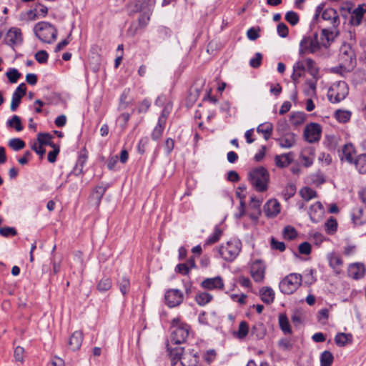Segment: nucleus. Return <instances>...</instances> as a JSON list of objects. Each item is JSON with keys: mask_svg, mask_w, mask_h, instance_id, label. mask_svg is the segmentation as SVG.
<instances>
[{"mask_svg": "<svg viewBox=\"0 0 366 366\" xmlns=\"http://www.w3.org/2000/svg\"><path fill=\"white\" fill-rule=\"evenodd\" d=\"M248 179L257 192H264L268 189L270 177L264 167H257L251 169L248 173Z\"/></svg>", "mask_w": 366, "mask_h": 366, "instance_id": "f257e3e1", "label": "nucleus"}, {"mask_svg": "<svg viewBox=\"0 0 366 366\" xmlns=\"http://www.w3.org/2000/svg\"><path fill=\"white\" fill-rule=\"evenodd\" d=\"M171 327L173 329L171 335V342L176 345L184 343L189 334V325L182 322L181 318L178 317L172 320Z\"/></svg>", "mask_w": 366, "mask_h": 366, "instance_id": "f03ea898", "label": "nucleus"}, {"mask_svg": "<svg viewBox=\"0 0 366 366\" xmlns=\"http://www.w3.org/2000/svg\"><path fill=\"white\" fill-rule=\"evenodd\" d=\"M35 35L44 43L51 44L54 41L57 36V29L54 25L47 21H41L34 27Z\"/></svg>", "mask_w": 366, "mask_h": 366, "instance_id": "7ed1b4c3", "label": "nucleus"}, {"mask_svg": "<svg viewBox=\"0 0 366 366\" xmlns=\"http://www.w3.org/2000/svg\"><path fill=\"white\" fill-rule=\"evenodd\" d=\"M170 355L174 358L179 359L182 366H197L199 357L193 350L184 352L183 347L170 350Z\"/></svg>", "mask_w": 366, "mask_h": 366, "instance_id": "20e7f679", "label": "nucleus"}, {"mask_svg": "<svg viewBox=\"0 0 366 366\" xmlns=\"http://www.w3.org/2000/svg\"><path fill=\"white\" fill-rule=\"evenodd\" d=\"M302 275L298 273H291L287 275L280 282V290L285 295L294 293L302 284Z\"/></svg>", "mask_w": 366, "mask_h": 366, "instance_id": "39448f33", "label": "nucleus"}, {"mask_svg": "<svg viewBox=\"0 0 366 366\" xmlns=\"http://www.w3.org/2000/svg\"><path fill=\"white\" fill-rule=\"evenodd\" d=\"M348 90L346 82L339 81L330 86L327 92V97L332 103H338L345 99L348 94Z\"/></svg>", "mask_w": 366, "mask_h": 366, "instance_id": "423d86ee", "label": "nucleus"}, {"mask_svg": "<svg viewBox=\"0 0 366 366\" xmlns=\"http://www.w3.org/2000/svg\"><path fill=\"white\" fill-rule=\"evenodd\" d=\"M241 249V242L237 239H231L225 245L219 247V252L222 258L227 261L234 260Z\"/></svg>", "mask_w": 366, "mask_h": 366, "instance_id": "0eeeda50", "label": "nucleus"}, {"mask_svg": "<svg viewBox=\"0 0 366 366\" xmlns=\"http://www.w3.org/2000/svg\"><path fill=\"white\" fill-rule=\"evenodd\" d=\"M339 59L340 66L345 69L352 68L356 62V56L354 50L348 44L342 45L340 49Z\"/></svg>", "mask_w": 366, "mask_h": 366, "instance_id": "6e6552de", "label": "nucleus"}, {"mask_svg": "<svg viewBox=\"0 0 366 366\" xmlns=\"http://www.w3.org/2000/svg\"><path fill=\"white\" fill-rule=\"evenodd\" d=\"M322 127L317 123H310L305 127L303 137L309 143L318 142L321 138Z\"/></svg>", "mask_w": 366, "mask_h": 366, "instance_id": "1a4fd4ad", "label": "nucleus"}, {"mask_svg": "<svg viewBox=\"0 0 366 366\" xmlns=\"http://www.w3.org/2000/svg\"><path fill=\"white\" fill-rule=\"evenodd\" d=\"M184 300V295L182 291L177 289H169L164 295L165 304L173 308L182 304Z\"/></svg>", "mask_w": 366, "mask_h": 366, "instance_id": "9d476101", "label": "nucleus"}, {"mask_svg": "<svg viewBox=\"0 0 366 366\" xmlns=\"http://www.w3.org/2000/svg\"><path fill=\"white\" fill-rule=\"evenodd\" d=\"M317 34L315 36V39L310 37H304L300 44V54H314L317 51L320 46V43L317 41Z\"/></svg>", "mask_w": 366, "mask_h": 366, "instance_id": "9b49d317", "label": "nucleus"}, {"mask_svg": "<svg viewBox=\"0 0 366 366\" xmlns=\"http://www.w3.org/2000/svg\"><path fill=\"white\" fill-rule=\"evenodd\" d=\"M264 263L259 259L254 261L250 266V274L253 280L257 282H261L264 278Z\"/></svg>", "mask_w": 366, "mask_h": 366, "instance_id": "f8f14e48", "label": "nucleus"}, {"mask_svg": "<svg viewBox=\"0 0 366 366\" xmlns=\"http://www.w3.org/2000/svg\"><path fill=\"white\" fill-rule=\"evenodd\" d=\"M23 41L22 33L20 29L11 28L6 33L5 41L10 46H16L21 44Z\"/></svg>", "mask_w": 366, "mask_h": 366, "instance_id": "ddd939ff", "label": "nucleus"}, {"mask_svg": "<svg viewBox=\"0 0 366 366\" xmlns=\"http://www.w3.org/2000/svg\"><path fill=\"white\" fill-rule=\"evenodd\" d=\"M329 265L333 269L335 274L338 275L342 272L343 261L340 254L336 252H330L327 256Z\"/></svg>", "mask_w": 366, "mask_h": 366, "instance_id": "4468645a", "label": "nucleus"}, {"mask_svg": "<svg viewBox=\"0 0 366 366\" xmlns=\"http://www.w3.org/2000/svg\"><path fill=\"white\" fill-rule=\"evenodd\" d=\"M201 287L205 290H222L224 288V282L221 277L217 276L212 278H206L201 284Z\"/></svg>", "mask_w": 366, "mask_h": 366, "instance_id": "2eb2a0df", "label": "nucleus"}, {"mask_svg": "<svg viewBox=\"0 0 366 366\" xmlns=\"http://www.w3.org/2000/svg\"><path fill=\"white\" fill-rule=\"evenodd\" d=\"M321 16L322 19L330 21L334 29H337L340 25V21L338 13L332 8L325 9L322 11Z\"/></svg>", "mask_w": 366, "mask_h": 366, "instance_id": "dca6fc26", "label": "nucleus"}, {"mask_svg": "<svg viewBox=\"0 0 366 366\" xmlns=\"http://www.w3.org/2000/svg\"><path fill=\"white\" fill-rule=\"evenodd\" d=\"M365 12H366V4H362L358 5V6L357 8H355L351 12V17H350V23L352 26H355L360 25Z\"/></svg>", "mask_w": 366, "mask_h": 366, "instance_id": "f3484780", "label": "nucleus"}, {"mask_svg": "<svg viewBox=\"0 0 366 366\" xmlns=\"http://www.w3.org/2000/svg\"><path fill=\"white\" fill-rule=\"evenodd\" d=\"M264 212L267 217H274L280 212V204L275 199H269L264 206Z\"/></svg>", "mask_w": 366, "mask_h": 366, "instance_id": "a211bd4d", "label": "nucleus"}, {"mask_svg": "<svg viewBox=\"0 0 366 366\" xmlns=\"http://www.w3.org/2000/svg\"><path fill=\"white\" fill-rule=\"evenodd\" d=\"M365 274V267L362 263H353L350 264L348 267V275L355 279L359 280L362 278Z\"/></svg>", "mask_w": 366, "mask_h": 366, "instance_id": "6ab92c4d", "label": "nucleus"}, {"mask_svg": "<svg viewBox=\"0 0 366 366\" xmlns=\"http://www.w3.org/2000/svg\"><path fill=\"white\" fill-rule=\"evenodd\" d=\"M338 35H339V32H338L337 28L334 29V27H332V29H324L322 30V34H321V36H322L321 44L324 46H327V45H330V43L332 41H333L334 39H335V37H337Z\"/></svg>", "mask_w": 366, "mask_h": 366, "instance_id": "aec40b11", "label": "nucleus"}, {"mask_svg": "<svg viewBox=\"0 0 366 366\" xmlns=\"http://www.w3.org/2000/svg\"><path fill=\"white\" fill-rule=\"evenodd\" d=\"M296 137L295 134L289 132L277 139L276 141L282 148L289 149L295 144Z\"/></svg>", "mask_w": 366, "mask_h": 366, "instance_id": "412c9836", "label": "nucleus"}, {"mask_svg": "<svg viewBox=\"0 0 366 366\" xmlns=\"http://www.w3.org/2000/svg\"><path fill=\"white\" fill-rule=\"evenodd\" d=\"M83 342V333L81 331H75L70 336L69 340V347L72 351H76L80 349Z\"/></svg>", "mask_w": 366, "mask_h": 366, "instance_id": "4be33fe9", "label": "nucleus"}, {"mask_svg": "<svg viewBox=\"0 0 366 366\" xmlns=\"http://www.w3.org/2000/svg\"><path fill=\"white\" fill-rule=\"evenodd\" d=\"M310 219L313 222H317L323 214V207L320 202L311 205L308 212Z\"/></svg>", "mask_w": 366, "mask_h": 366, "instance_id": "5701e85b", "label": "nucleus"}, {"mask_svg": "<svg viewBox=\"0 0 366 366\" xmlns=\"http://www.w3.org/2000/svg\"><path fill=\"white\" fill-rule=\"evenodd\" d=\"M334 340L337 346L345 347L352 342L353 337L350 333L339 332L335 335Z\"/></svg>", "mask_w": 366, "mask_h": 366, "instance_id": "b1692460", "label": "nucleus"}, {"mask_svg": "<svg viewBox=\"0 0 366 366\" xmlns=\"http://www.w3.org/2000/svg\"><path fill=\"white\" fill-rule=\"evenodd\" d=\"M261 300L265 304H270L274 300V292L271 287H264L259 291Z\"/></svg>", "mask_w": 366, "mask_h": 366, "instance_id": "393cba45", "label": "nucleus"}, {"mask_svg": "<svg viewBox=\"0 0 366 366\" xmlns=\"http://www.w3.org/2000/svg\"><path fill=\"white\" fill-rule=\"evenodd\" d=\"M304 61H299L293 66V73L291 76L292 80L296 82L302 76L305 71H306Z\"/></svg>", "mask_w": 366, "mask_h": 366, "instance_id": "a878e982", "label": "nucleus"}, {"mask_svg": "<svg viewBox=\"0 0 366 366\" xmlns=\"http://www.w3.org/2000/svg\"><path fill=\"white\" fill-rule=\"evenodd\" d=\"M273 131V125L270 122H264L260 124L257 128V132L262 134L265 140H268L272 135Z\"/></svg>", "mask_w": 366, "mask_h": 366, "instance_id": "bb28decb", "label": "nucleus"}, {"mask_svg": "<svg viewBox=\"0 0 366 366\" xmlns=\"http://www.w3.org/2000/svg\"><path fill=\"white\" fill-rule=\"evenodd\" d=\"M363 210L360 207L354 208L351 214V219L355 225L360 226L365 223L363 219Z\"/></svg>", "mask_w": 366, "mask_h": 366, "instance_id": "cd10ccee", "label": "nucleus"}, {"mask_svg": "<svg viewBox=\"0 0 366 366\" xmlns=\"http://www.w3.org/2000/svg\"><path fill=\"white\" fill-rule=\"evenodd\" d=\"M342 159H345L347 162L352 163L353 161V154L355 153V149L352 144H345L344 147H342Z\"/></svg>", "mask_w": 366, "mask_h": 366, "instance_id": "c85d7f7f", "label": "nucleus"}, {"mask_svg": "<svg viewBox=\"0 0 366 366\" xmlns=\"http://www.w3.org/2000/svg\"><path fill=\"white\" fill-rule=\"evenodd\" d=\"M165 124H164V119H161L160 121H158L156 127L154 128L152 132V134H151V137H152V139L154 140V141H157V140H159L162 134H163V132L164 130V128H165Z\"/></svg>", "mask_w": 366, "mask_h": 366, "instance_id": "c756f323", "label": "nucleus"}, {"mask_svg": "<svg viewBox=\"0 0 366 366\" xmlns=\"http://www.w3.org/2000/svg\"><path fill=\"white\" fill-rule=\"evenodd\" d=\"M277 167L284 168L287 167L292 162V158L290 154L277 155L274 158Z\"/></svg>", "mask_w": 366, "mask_h": 366, "instance_id": "7c9ffc66", "label": "nucleus"}, {"mask_svg": "<svg viewBox=\"0 0 366 366\" xmlns=\"http://www.w3.org/2000/svg\"><path fill=\"white\" fill-rule=\"evenodd\" d=\"M212 295L207 292H199L195 296L196 302L200 306H204L212 300Z\"/></svg>", "mask_w": 366, "mask_h": 366, "instance_id": "2f4dec72", "label": "nucleus"}, {"mask_svg": "<svg viewBox=\"0 0 366 366\" xmlns=\"http://www.w3.org/2000/svg\"><path fill=\"white\" fill-rule=\"evenodd\" d=\"M355 167L360 174L366 173V153L359 155L354 162Z\"/></svg>", "mask_w": 366, "mask_h": 366, "instance_id": "473e14b6", "label": "nucleus"}, {"mask_svg": "<svg viewBox=\"0 0 366 366\" xmlns=\"http://www.w3.org/2000/svg\"><path fill=\"white\" fill-rule=\"evenodd\" d=\"M306 114L302 112H294L290 116V122L294 126H299L305 122Z\"/></svg>", "mask_w": 366, "mask_h": 366, "instance_id": "72a5a7b5", "label": "nucleus"}, {"mask_svg": "<svg viewBox=\"0 0 366 366\" xmlns=\"http://www.w3.org/2000/svg\"><path fill=\"white\" fill-rule=\"evenodd\" d=\"M279 325L285 334H290L292 332L290 325L286 315L280 314L279 315Z\"/></svg>", "mask_w": 366, "mask_h": 366, "instance_id": "f704fd0d", "label": "nucleus"}, {"mask_svg": "<svg viewBox=\"0 0 366 366\" xmlns=\"http://www.w3.org/2000/svg\"><path fill=\"white\" fill-rule=\"evenodd\" d=\"M155 3L156 0H139L137 2L136 6L139 11L148 10V11H151Z\"/></svg>", "mask_w": 366, "mask_h": 366, "instance_id": "c9c22d12", "label": "nucleus"}, {"mask_svg": "<svg viewBox=\"0 0 366 366\" xmlns=\"http://www.w3.org/2000/svg\"><path fill=\"white\" fill-rule=\"evenodd\" d=\"M334 361V356L331 352L325 350L320 355V366H331Z\"/></svg>", "mask_w": 366, "mask_h": 366, "instance_id": "e433bc0d", "label": "nucleus"}, {"mask_svg": "<svg viewBox=\"0 0 366 366\" xmlns=\"http://www.w3.org/2000/svg\"><path fill=\"white\" fill-rule=\"evenodd\" d=\"M300 194L302 199L307 202L317 197L316 191L309 187L302 188L300 191Z\"/></svg>", "mask_w": 366, "mask_h": 366, "instance_id": "4c0bfd02", "label": "nucleus"}, {"mask_svg": "<svg viewBox=\"0 0 366 366\" xmlns=\"http://www.w3.org/2000/svg\"><path fill=\"white\" fill-rule=\"evenodd\" d=\"M248 332V324L245 321H242L239 323L238 330L237 332H234V334L236 337H237L239 340H242L247 335Z\"/></svg>", "mask_w": 366, "mask_h": 366, "instance_id": "58836bf2", "label": "nucleus"}, {"mask_svg": "<svg viewBox=\"0 0 366 366\" xmlns=\"http://www.w3.org/2000/svg\"><path fill=\"white\" fill-rule=\"evenodd\" d=\"M305 63V69L312 76H316L318 74V69L315 66V61L312 59H306L304 60Z\"/></svg>", "mask_w": 366, "mask_h": 366, "instance_id": "ea45409f", "label": "nucleus"}, {"mask_svg": "<svg viewBox=\"0 0 366 366\" xmlns=\"http://www.w3.org/2000/svg\"><path fill=\"white\" fill-rule=\"evenodd\" d=\"M52 136L48 133H40L38 134V141L41 145H49L50 147L55 144L51 141Z\"/></svg>", "mask_w": 366, "mask_h": 366, "instance_id": "a19ab883", "label": "nucleus"}, {"mask_svg": "<svg viewBox=\"0 0 366 366\" xmlns=\"http://www.w3.org/2000/svg\"><path fill=\"white\" fill-rule=\"evenodd\" d=\"M112 287V280L109 277H103L100 280L97 285V290L101 292H104L107 290H109Z\"/></svg>", "mask_w": 366, "mask_h": 366, "instance_id": "79ce46f5", "label": "nucleus"}, {"mask_svg": "<svg viewBox=\"0 0 366 366\" xmlns=\"http://www.w3.org/2000/svg\"><path fill=\"white\" fill-rule=\"evenodd\" d=\"M325 230L328 234H333L337 231V220L331 217L327 220L325 224Z\"/></svg>", "mask_w": 366, "mask_h": 366, "instance_id": "37998d69", "label": "nucleus"}, {"mask_svg": "<svg viewBox=\"0 0 366 366\" xmlns=\"http://www.w3.org/2000/svg\"><path fill=\"white\" fill-rule=\"evenodd\" d=\"M222 233V230L218 227H215L213 234L206 240L205 244L210 245L218 242Z\"/></svg>", "mask_w": 366, "mask_h": 366, "instance_id": "c03bdc74", "label": "nucleus"}, {"mask_svg": "<svg viewBox=\"0 0 366 366\" xmlns=\"http://www.w3.org/2000/svg\"><path fill=\"white\" fill-rule=\"evenodd\" d=\"M351 112L348 111L338 110L335 113V118L340 123H345L350 120Z\"/></svg>", "mask_w": 366, "mask_h": 366, "instance_id": "a18cd8bd", "label": "nucleus"}, {"mask_svg": "<svg viewBox=\"0 0 366 366\" xmlns=\"http://www.w3.org/2000/svg\"><path fill=\"white\" fill-rule=\"evenodd\" d=\"M285 18V20L292 26L297 25L300 21L299 15L293 11H287Z\"/></svg>", "mask_w": 366, "mask_h": 366, "instance_id": "49530a36", "label": "nucleus"}, {"mask_svg": "<svg viewBox=\"0 0 366 366\" xmlns=\"http://www.w3.org/2000/svg\"><path fill=\"white\" fill-rule=\"evenodd\" d=\"M282 234L285 239L292 240L297 237V233L294 227L287 226L284 228Z\"/></svg>", "mask_w": 366, "mask_h": 366, "instance_id": "de8ad7c7", "label": "nucleus"}, {"mask_svg": "<svg viewBox=\"0 0 366 366\" xmlns=\"http://www.w3.org/2000/svg\"><path fill=\"white\" fill-rule=\"evenodd\" d=\"M7 123L9 127H14L16 130L18 132H20L23 129L21 119L19 118V117L16 115L13 116L12 118L9 119Z\"/></svg>", "mask_w": 366, "mask_h": 366, "instance_id": "09e8293b", "label": "nucleus"}, {"mask_svg": "<svg viewBox=\"0 0 366 366\" xmlns=\"http://www.w3.org/2000/svg\"><path fill=\"white\" fill-rule=\"evenodd\" d=\"M9 145L15 151H19L25 147L23 140L19 138H14L9 141Z\"/></svg>", "mask_w": 366, "mask_h": 366, "instance_id": "8fccbe9b", "label": "nucleus"}, {"mask_svg": "<svg viewBox=\"0 0 366 366\" xmlns=\"http://www.w3.org/2000/svg\"><path fill=\"white\" fill-rule=\"evenodd\" d=\"M6 76L11 83L14 84L18 81V79L21 76V74L16 69L13 68L10 69L6 72Z\"/></svg>", "mask_w": 366, "mask_h": 366, "instance_id": "3c124183", "label": "nucleus"}, {"mask_svg": "<svg viewBox=\"0 0 366 366\" xmlns=\"http://www.w3.org/2000/svg\"><path fill=\"white\" fill-rule=\"evenodd\" d=\"M317 318L320 323L326 324L329 318V310L327 308L320 310L317 313Z\"/></svg>", "mask_w": 366, "mask_h": 366, "instance_id": "603ef678", "label": "nucleus"}, {"mask_svg": "<svg viewBox=\"0 0 366 366\" xmlns=\"http://www.w3.org/2000/svg\"><path fill=\"white\" fill-rule=\"evenodd\" d=\"M49 58L48 53L44 50H40L37 51L35 54V59L39 64H45L47 62Z\"/></svg>", "mask_w": 366, "mask_h": 366, "instance_id": "864d4df0", "label": "nucleus"}, {"mask_svg": "<svg viewBox=\"0 0 366 366\" xmlns=\"http://www.w3.org/2000/svg\"><path fill=\"white\" fill-rule=\"evenodd\" d=\"M22 97L19 95V94L17 93H13L12 98H11V110L12 112H15L16 109L18 108L19 105L21 103V99Z\"/></svg>", "mask_w": 366, "mask_h": 366, "instance_id": "5fc2aeb1", "label": "nucleus"}, {"mask_svg": "<svg viewBox=\"0 0 366 366\" xmlns=\"http://www.w3.org/2000/svg\"><path fill=\"white\" fill-rule=\"evenodd\" d=\"M51 147L53 148V150L49 152L47 159L49 162L54 163L56 160L60 149L59 147L56 144L51 146Z\"/></svg>", "mask_w": 366, "mask_h": 366, "instance_id": "6e6d98bb", "label": "nucleus"}, {"mask_svg": "<svg viewBox=\"0 0 366 366\" xmlns=\"http://www.w3.org/2000/svg\"><path fill=\"white\" fill-rule=\"evenodd\" d=\"M312 247L307 242L301 243L298 247V251L301 254L308 255L311 253Z\"/></svg>", "mask_w": 366, "mask_h": 366, "instance_id": "4d7b16f0", "label": "nucleus"}, {"mask_svg": "<svg viewBox=\"0 0 366 366\" xmlns=\"http://www.w3.org/2000/svg\"><path fill=\"white\" fill-rule=\"evenodd\" d=\"M129 286H130V282H129V279H127L126 277H122V279L121 280V281L119 282V290L124 295L127 294L129 289Z\"/></svg>", "mask_w": 366, "mask_h": 366, "instance_id": "13d9d810", "label": "nucleus"}, {"mask_svg": "<svg viewBox=\"0 0 366 366\" xmlns=\"http://www.w3.org/2000/svg\"><path fill=\"white\" fill-rule=\"evenodd\" d=\"M271 248L272 249H276L280 252H283L285 250V244L283 242H280L272 237L271 239Z\"/></svg>", "mask_w": 366, "mask_h": 366, "instance_id": "bf43d9fd", "label": "nucleus"}, {"mask_svg": "<svg viewBox=\"0 0 366 366\" xmlns=\"http://www.w3.org/2000/svg\"><path fill=\"white\" fill-rule=\"evenodd\" d=\"M141 11L143 12V14L139 19V24L140 26L144 27L150 19L149 14L151 11H148V10H144Z\"/></svg>", "mask_w": 366, "mask_h": 366, "instance_id": "052dcab7", "label": "nucleus"}, {"mask_svg": "<svg viewBox=\"0 0 366 366\" xmlns=\"http://www.w3.org/2000/svg\"><path fill=\"white\" fill-rule=\"evenodd\" d=\"M262 56L260 53L255 54L254 57L250 59L249 65L253 68H258L262 63Z\"/></svg>", "mask_w": 366, "mask_h": 366, "instance_id": "680f3d73", "label": "nucleus"}, {"mask_svg": "<svg viewBox=\"0 0 366 366\" xmlns=\"http://www.w3.org/2000/svg\"><path fill=\"white\" fill-rule=\"evenodd\" d=\"M277 31L280 36L285 38L288 35L289 29L287 26L284 23H280L277 25Z\"/></svg>", "mask_w": 366, "mask_h": 366, "instance_id": "e2e57ef3", "label": "nucleus"}, {"mask_svg": "<svg viewBox=\"0 0 366 366\" xmlns=\"http://www.w3.org/2000/svg\"><path fill=\"white\" fill-rule=\"evenodd\" d=\"M0 234L6 237L15 236L16 234V231L14 227H1Z\"/></svg>", "mask_w": 366, "mask_h": 366, "instance_id": "0e129e2a", "label": "nucleus"}, {"mask_svg": "<svg viewBox=\"0 0 366 366\" xmlns=\"http://www.w3.org/2000/svg\"><path fill=\"white\" fill-rule=\"evenodd\" d=\"M151 102L149 100L145 99H144L139 105L138 112L139 113H146L149 108L150 107Z\"/></svg>", "mask_w": 366, "mask_h": 366, "instance_id": "69168bd1", "label": "nucleus"}, {"mask_svg": "<svg viewBox=\"0 0 366 366\" xmlns=\"http://www.w3.org/2000/svg\"><path fill=\"white\" fill-rule=\"evenodd\" d=\"M174 147V141L172 138H167L164 142V149L167 155L170 154Z\"/></svg>", "mask_w": 366, "mask_h": 366, "instance_id": "338daca9", "label": "nucleus"}, {"mask_svg": "<svg viewBox=\"0 0 366 366\" xmlns=\"http://www.w3.org/2000/svg\"><path fill=\"white\" fill-rule=\"evenodd\" d=\"M129 119H130V114L127 112L122 113L119 116L118 120L122 123L121 127L123 129H125L127 124L128 121L129 120Z\"/></svg>", "mask_w": 366, "mask_h": 366, "instance_id": "774afa93", "label": "nucleus"}]
</instances>
